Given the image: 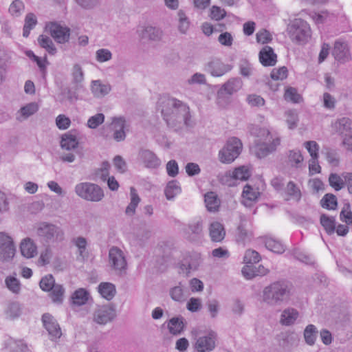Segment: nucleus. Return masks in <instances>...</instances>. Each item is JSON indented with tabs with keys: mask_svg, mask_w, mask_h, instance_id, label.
<instances>
[{
	"mask_svg": "<svg viewBox=\"0 0 352 352\" xmlns=\"http://www.w3.org/2000/svg\"><path fill=\"white\" fill-rule=\"evenodd\" d=\"M162 114L167 125L175 131L193 126L189 107L176 98H171L165 101Z\"/></svg>",
	"mask_w": 352,
	"mask_h": 352,
	"instance_id": "f257e3e1",
	"label": "nucleus"
},
{
	"mask_svg": "<svg viewBox=\"0 0 352 352\" xmlns=\"http://www.w3.org/2000/svg\"><path fill=\"white\" fill-rule=\"evenodd\" d=\"M292 295V285L285 280H278L264 287L262 299L270 306H280L287 303Z\"/></svg>",
	"mask_w": 352,
	"mask_h": 352,
	"instance_id": "f03ea898",
	"label": "nucleus"
},
{
	"mask_svg": "<svg viewBox=\"0 0 352 352\" xmlns=\"http://www.w3.org/2000/svg\"><path fill=\"white\" fill-rule=\"evenodd\" d=\"M257 135L263 142L256 143L252 150L258 158L266 157L270 153L275 151L277 146L280 145V138H273L270 131L265 128L259 129Z\"/></svg>",
	"mask_w": 352,
	"mask_h": 352,
	"instance_id": "7ed1b4c3",
	"label": "nucleus"
},
{
	"mask_svg": "<svg viewBox=\"0 0 352 352\" xmlns=\"http://www.w3.org/2000/svg\"><path fill=\"white\" fill-rule=\"evenodd\" d=\"M192 346L196 352H212L217 346V334L210 331L205 335H201V331L197 328L190 331Z\"/></svg>",
	"mask_w": 352,
	"mask_h": 352,
	"instance_id": "20e7f679",
	"label": "nucleus"
},
{
	"mask_svg": "<svg viewBox=\"0 0 352 352\" xmlns=\"http://www.w3.org/2000/svg\"><path fill=\"white\" fill-rule=\"evenodd\" d=\"M74 191L82 199L91 202H100L104 197L102 188L91 182H81L76 185Z\"/></svg>",
	"mask_w": 352,
	"mask_h": 352,
	"instance_id": "39448f33",
	"label": "nucleus"
},
{
	"mask_svg": "<svg viewBox=\"0 0 352 352\" xmlns=\"http://www.w3.org/2000/svg\"><path fill=\"white\" fill-rule=\"evenodd\" d=\"M287 32L292 41L298 44L306 43L311 36L308 23L300 19H296L288 25Z\"/></svg>",
	"mask_w": 352,
	"mask_h": 352,
	"instance_id": "423d86ee",
	"label": "nucleus"
},
{
	"mask_svg": "<svg viewBox=\"0 0 352 352\" xmlns=\"http://www.w3.org/2000/svg\"><path fill=\"white\" fill-rule=\"evenodd\" d=\"M37 235L46 243L60 242L64 240L63 229L54 224L41 222L36 230Z\"/></svg>",
	"mask_w": 352,
	"mask_h": 352,
	"instance_id": "0eeeda50",
	"label": "nucleus"
},
{
	"mask_svg": "<svg viewBox=\"0 0 352 352\" xmlns=\"http://www.w3.org/2000/svg\"><path fill=\"white\" fill-rule=\"evenodd\" d=\"M243 145L239 139L233 137L228 139L219 152V160L223 164H230L240 155Z\"/></svg>",
	"mask_w": 352,
	"mask_h": 352,
	"instance_id": "6e6552de",
	"label": "nucleus"
},
{
	"mask_svg": "<svg viewBox=\"0 0 352 352\" xmlns=\"http://www.w3.org/2000/svg\"><path fill=\"white\" fill-rule=\"evenodd\" d=\"M109 265L111 270L120 276L126 274L127 261L123 251L116 246L111 247L109 250Z\"/></svg>",
	"mask_w": 352,
	"mask_h": 352,
	"instance_id": "1a4fd4ad",
	"label": "nucleus"
},
{
	"mask_svg": "<svg viewBox=\"0 0 352 352\" xmlns=\"http://www.w3.org/2000/svg\"><path fill=\"white\" fill-rule=\"evenodd\" d=\"M116 317V309L111 305L98 306L93 312V321L100 325L113 321Z\"/></svg>",
	"mask_w": 352,
	"mask_h": 352,
	"instance_id": "9d476101",
	"label": "nucleus"
},
{
	"mask_svg": "<svg viewBox=\"0 0 352 352\" xmlns=\"http://www.w3.org/2000/svg\"><path fill=\"white\" fill-rule=\"evenodd\" d=\"M137 33L140 41L143 42L157 43L162 40L164 35L160 28L151 25L140 27Z\"/></svg>",
	"mask_w": 352,
	"mask_h": 352,
	"instance_id": "9b49d317",
	"label": "nucleus"
},
{
	"mask_svg": "<svg viewBox=\"0 0 352 352\" xmlns=\"http://www.w3.org/2000/svg\"><path fill=\"white\" fill-rule=\"evenodd\" d=\"M16 252L12 239L5 232H0V260L12 259Z\"/></svg>",
	"mask_w": 352,
	"mask_h": 352,
	"instance_id": "f8f14e48",
	"label": "nucleus"
},
{
	"mask_svg": "<svg viewBox=\"0 0 352 352\" xmlns=\"http://www.w3.org/2000/svg\"><path fill=\"white\" fill-rule=\"evenodd\" d=\"M51 36L58 43H65L69 41L70 37V29L62 25L57 22H51L46 26Z\"/></svg>",
	"mask_w": 352,
	"mask_h": 352,
	"instance_id": "ddd939ff",
	"label": "nucleus"
},
{
	"mask_svg": "<svg viewBox=\"0 0 352 352\" xmlns=\"http://www.w3.org/2000/svg\"><path fill=\"white\" fill-rule=\"evenodd\" d=\"M243 81L239 77L231 78L226 82L217 91L218 98L226 95L231 96L241 89Z\"/></svg>",
	"mask_w": 352,
	"mask_h": 352,
	"instance_id": "4468645a",
	"label": "nucleus"
},
{
	"mask_svg": "<svg viewBox=\"0 0 352 352\" xmlns=\"http://www.w3.org/2000/svg\"><path fill=\"white\" fill-rule=\"evenodd\" d=\"M213 76H221L232 69V66L223 63L221 60L214 58L209 61L205 68Z\"/></svg>",
	"mask_w": 352,
	"mask_h": 352,
	"instance_id": "2eb2a0df",
	"label": "nucleus"
},
{
	"mask_svg": "<svg viewBox=\"0 0 352 352\" xmlns=\"http://www.w3.org/2000/svg\"><path fill=\"white\" fill-rule=\"evenodd\" d=\"M184 232L188 240L190 241L200 240L204 235L202 220L199 219L190 223L185 228Z\"/></svg>",
	"mask_w": 352,
	"mask_h": 352,
	"instance_id": "dca6fc26",
	"label": "nucleus"
},
{
	"mask_svg": "<svg viewBox=\"0 0 352 352\" xmlns=\"http://www.w3.org/2000/svg\"><path fill=\"white\" fill-rule=\"evenodd\" d=\"M126 120L124 117H114L111 123V130L113 131V138L117 142L125 140Z\"/></svg>",
	"mask_w": 352,
	"mask_h": 352,
	"instance_id": "f3484780",
	"label": "nucleus"
},
{
	"mask_svg": "<svg viewBox=\"0 0 352 352\" xmlns=\"http://www.w3.org/2000/svg\"><path fill=\"white\" fill-rule=\"evenodd\" d=\"M42 321L49 335L52 338H59L61 335V329L56 320L50 314H44L42 316Z\"/></svg>",
	"mask_w": 352,
	"mask_h": 352,
	"instance_id": "a211bd4d",
	"label": "nucleus"
},
{
	"mask_svg": "<svg viewBox=\"0 0 352 352\" xmlns=\"http://www.w3.org/2000/svg\"><path fill=\"white\" fill-rule=\"evenodd\" d=\"M139 157L144 166L148 168H156L161 164L157 155L148 149H141L139 152Z\"/></svg>",
	"mask_w": 352,
	"mask_h": 352,
	"instance_id": "6ab92c4d",
	"label": "nucleus"
},
{
	"mask_svg": "<svg viewBox=\"0 0 352 352\" xmlns=\"http://www.w3.org/2000/svg\"><path fill=\"white\" fill-rule=\"evenodd\" d=\"M334 58L340 62H346L350 59V52L348 45L344 41H337L333 50Z\"/></svg>",
	"mask_w": 352,
	"mask_h": 352,
	"instance_id": "aec40b11",
	"label": "nucleus"
},
{
	"mask_svg": "<svg viewBox=\"0 0 352 352\" xmlns=\"http://www.w3.org/2000/svg\"><path fill=\"white\" fill-rule=\"evenodd\" d=\"M79 87H65L61 89L60 93L58 96V100L61 104L69 103L74 104L78 100V89Z\"/></svg>",
	"mask_w": 352,
	"mask_h": 352,
	"instance_id": "412c9836",
	"label": "nucleus"
},
{
	"mask_svg": "<svg viewBox=\"0 0 352 352\" xmlns=\"http://www.w3.org/2000/svg\"><path fill=\"white\" fill-rule=\"evenodd\" d=\"M338 129L343 135V144H349L352 140V121L347 118H342L336 122Z\"/></svg>",
	"mask_w": 352,
	"mask_h": 352,
	"instance_id": "4be33fe9",
	"label": "nucleus"
},
{
	"mask_svg": "<svg viewBox=\"0 0 352 352\" xmlns=\"http://www.w3.org/2000/svg\"><path fill=\"white\" fill-rule=\"evenodd\" d=\"M276 54L270 46H265L259 52V60L263 66H274L276 63Z\"/></svg>",
	"mask_w": 352,
	"mask_h": 352,
	"instance_id": "5701e85b",
	"label": "nucleus"
},
{
	"mask_svg": "<svg viewBox=\"0 0 352 352\" xmlns=\"http://www.w3.org/2000/svg\"><path fill=\"white\" fill-rule=\"evenodd\" d=\"M299 317V312L294 308L288 307L285 309L280 318V322L285 326H290L295 323Z\"/></svg>",
	"mask_w": 352,
	"mask_h": 352,
	"instance_id": "b1692460",
	"label": "nucleus"
},
{
	"mask_svg": "<svg viewBox=\"0 0 352 352\" xmlns=\"http://www.w3.org/2000/svg\"><path fill=\"white\" fill-rule=\"evenodd\" d=\"M20 249L21 254L27 258H33L37 254V247L30 238H26L22 241Z\"/></svg>",
	"mask_w": 352,
	"mask_h": 352,
	"instance_id": "393cba45",
	"label": "nucleus"
},
{
	"mask_svg": "<svg viewBox=\"0 0 352 352\" xmlns=\"http://www.w3.org/2000/svg\"><path fill=\"white\" fill-rule=\"evenodd\" d=\"M209 234L212 241L221 242L226 235L223 226L219 222L212 223L209 227Z\"/></svg>",
	"mask_w": 352,
	"mask_h": 352,
	"instance_id": "a878e982",
	"label": "nucleus"
},
{
	"mask_svg": "<svg viewBox=\"0 0 352 352\" xmlns=\"http://www.w3.org/2000/svg\"><path fill=\"white\" fill-rule=\"evenodd\" d=\"M91 89L95 97L102 98L110 92L111 87L109 84H103L100 80H96L92 81Z\"/></svg>",
	"mask_w": 352,
	"mask_h": 352,
	"instance_id": "bb28decb",
	"label": "nucleus"
},
{
	"mask_svg": "<svg viewBox=\"0 0 352 352\" xmlns=\"http://www.w3.org/2000/svg\"><path fill=\"white\" fill-rule=\"evenodd\" d=\"M184 319L182 316L173 317L168 320V329L173 336H178L182 333L184 329Z\"/></svg>",
	"mask_w": 352,
	"mask_h": 352,
	"instance_id": "cd10ccee",
	"label": "nucleus"
},
{
	"mask_svg": "<svg viewBox=\"0 0 352 352\" xmlns=\"http://www.w3.org/2000/svg\"><path fill=\"white\" fill-rule=\"evenodd\" d=\"M10 57L4 49L0 48V86L6 80L8 63Z\"/></svg>",
	"mask_w": 352,
	"mask_h": 352,
	"instance_id": "c85d7f7f",
	"label": "nucleus"
},
{
	"mask_svg": "<svg viewBox=\"0 0 352 352\" xmlns=\"http://www.w3.org/2000/svg\"><path fill=\"white\" fill-rule=\"evenodd\" d=\"M259 195L260 192L257 190L254 189L252 186L247 184L242 193V196L244 199L242 203L245 206H250L252 202L256 201Z\"/></svg>",
	"mask_w": 352,
	"mask_h": 352,
	"instance_id": "c756f323",
	"label": "nucleus"
},
{
	"mask_svg": "<svg viewBox=\"0 0 352 352\" xmlns=\"http://www.w3.org/2000/svg\"><path fill=\"white\" fill-rule=\"evenodd\" d=\"M204 201L208 211L216 212L219 210L221 201L215 192H207L204 196Z\"/></svg>",
	"mask_w": 352,
	"mask_h": 352,
	"instance_id": "7c9ffc66",
	"label": "nucleus"
},
{
	"mask_svg": "<svg viewBox=\"0 0 352 352\" xmlns=\"http://www.w3.org/2000/svg\"><path fill=\"white\" fill-rule=\"evenodd\" d=\"M78 142L74 135L69 131L62 135L60 146L62 148L69 151L78 146Z\"/></svg>",
	"mask_w": 352,
	"mask_h": 352,
	"instance_id": "2f4dec72",
	"label": "nucleus"
},
{
	"mask_svg": "<svg viewBox=\"0 0 352 352\" xmlns=\"http://www.w3.org/2000/svg\"><path fill=\"white\" fill-rule=\"evenodd\" d=\"M98 292L104 298L110 300L115 296L116 289L112 283H101L98 286Z\"/></svg>",
	"mask_w": 352,
	"mask_h": 352,
	"instance_id": "473e14b6",
	"label": "nucleus"
},
{
	"mask_svg": "<svg viewBox=\"0 0 352 352\" xmlns=\"http://www.w3.org/2000/svg\"><path fill=\"white\" fill-rule=\"evenodd\" d=\"M201 261V256L199 254H194L190 256L189 258H186L181 265L182 270L186 269L187 272H190L191 270H196Z\"/></svg>",
	"mask_w": 352,
	"mask_h": 352,
	"instance_id": "72a5a7b5",
	"label": "nucleus"
},
{
	"mask_svg": "<svg viewBox=\"0 0 352 352\" xmlns=\"http://www.w3.org/2000/svg\"><path fill=\"white\" fill-rule=\"evenodd\" d=\"M89 298V293L85 289L80 288L75 291L72 296V303L81 306L87 303Z\"/></svg>",
	"mask_w": 352,
	"mask_h": 352,
	"instance_id": "f704fd0d",
	"label": "nucleus"
},
{
	"mask_svg": "<svg viewBox=\"0 0 352 352\" xmlns=\"http://www.w3.org/2000/svg\"><path fill=\"white\" fill-rule=\"evenodd\" d=\"M130 195L131 201L125 210V213L129 216H132L135 212V208L140 201V198L139 197L134 187H131Z\"/></svg>",
	"mask_w": 352,
	"mask_h": 352,
	"instance_id": "c9c22d12",
	"label": "nucleus"
},
{
	"mask_svg": "<svg viewBox=\"0 0 352 352\" xmlns=\"http://www.w3.org/2000/svg\"><path fill=\"white\" fill-rule=\"evenodd\" d=\"M263 242L268 250L275 253L282 254L285 251L284 245L280 241H276L272 238L265 237L263 239Z\"/></svg>",
	"mask_w": 352,
	"mask_h": 352,
	"instance_id": "e433bc0d",
	"label": "nucleus"
},
{
	"mask_svg": "<svg viewBox=\"0 0 352 352\" xmlns=\"http://www.w3.org/2000/svg\"><path fill=\"white\" fill-rule=\"evenodd\" d=\"M21 306L17 302H11L8 305L6 309V317L10 319H15L21 314Z\"/></svg>",
	"mask_w": 352,
	"mask_h": 352,
	"instance_id": "4c0bfd02",
	"label": "nucleus"
},
{
	"mask_svg": "<svg viewBox=\"0 0 352 352\" xmlns=\"http://www.w3.org/2000/svg\"><path fill=\"white\" fill-rule=\"evenodd\" d=\"M72 82L75 84L77 87H81V82L84 80V73L82 67L76 63L74 65L72 70Z\"/></svg>",
	"mask_w": 352,
	"mask_h": 352,
	"instance_id": "58836bf2",
	"label": "nucleus"
},
{
	"mask_svg": "<svg viewBox=\"0 0 352 352\" xmlns=\"http://www.w3.org/2000/svg\"><path fill=\"white\" fill-rule=\"evenodd\" d=\"M320 223L328 234H332L336 230V220L334 217H330L323 214L320 216Z\"/></svg>",
	"mask_w": 352,
	"mask_h": 352,
	"instance_id": "ea45409f",
	"label": "nucleus"
},
{
	"mask_svg": "<svg viewBox=\"0 0 352 352\" xmlns=\"http://www.w3.org/2000/svg\"><path fill=\"white\" fill-rule=\"evenodd\" d=\"M317 334V328L314 324L307 325L304 331V338L306 343L310 346L314 345Z\"/></svg>",
	"mask_w": 352,
	"mask_h": 352,
	"instance_id": "a19ab883",
	"label": "nucleus"
},
{
	"mask_svg": "<svg viewBox=\"0 0 352 352\" xmlns=\"http://www.w3.org/2000/svg\"><path fill=\"white\" fill-rule=\"evenodd\" d=\"M320 205L328 210L336 209L338 205L336 197L331 193L326 194L320 200Z\"/></svg>",
	"mask_w": 352,
	"mask_h": 352,
	"instance_id": "79ce46f5",
	"label": "nucleus"
},
{
	"mask_svg": "<svg viewBox=\"0 0 352 352\" xmlns=\"http://www.w3.org/2000/svg\"><path fill=\"white\" fill-rule=\"evenodd\" d=\"M285 192L287 195H289L296 201H299L301 199L302 194L300 190L296 185V184L292 181L287 183Z\"/></svg>",
	"mask_w": 352,
	"mask_h": 352,
	"instance_id": "37998d69",
	"label": "nucleus"
},
{
	"mask_svg": "<svg viewBox=\"0 0 352 352\" xmlns=\"http://www.w3.org/2000/svg\"><path fill=\"white\" fill-rule=\"evenodd\" d=\"M38 42L39 45L45 48L50 54H55L56 52V49L52 41V39L45 35H41L38 38Z\"/></svg>",
	"mask_w": 352,
	"mask_h": 352,
	"instance_id": "c03bdc74",
	"label": "nucleus"
},
{
	"mask_svg": "<svg viewBox=\"0 0 352 352\" xmlns=\"http://www.w3.org/2000/svg\"><path fill=\"white\" fill-rule=\"evenodd\" d=\"M5 283L8 289L14 294H19L21 292L20 281L14 276H7Z\"/></svg>",
	"mask_w": 352,
	"mask_h": 352,
	"instance_id": "a18cd8bd",
	"label": "nucleus"
},
{
	"mask_svg": "<svg viewBox=\"0 0 352 352\" xmlns=\"http://www.w3.org/2000/svg\"><path fill=\"white\" fill-rule=\"evenodd\" d=\"M231 177L235 179L241 181L247 180L250 176V170L244 166L236 168L230 175Z\"/></svg>",
	"mask_w": 352,
	"mask_h": 352,
	"instance_id": "49530a36",
	"label": "nucleus"
},
{
	"mask_svg": "<svg viewBox=\"0 0 352 352\" xmlns=\"http://www.w3.org/2000/svg\"><path fill=\"white\" fill-rule=\"evenodd\" d=\"M38 110V106L36 102H30L20 109V113L23 119H27L34 114Z\"/></svg>",
	"mask_w": 352,
	"mask_h": 352,
	"instance_id": "de8ad7c7",
	"label": "nucleus"
},
{
	"mask_svg": "<svg viewBox=\"0 0 352 352\" xmlns=\"http://www.w3.org/2000/svg\"><path fill=\"white\" fill-rule=\"evenodd\" d=\"M50 296L54 302L60 303L63 300L64 295V289L62 285L56 284L53 288L51 289Z\"/></svg>",
	"mask_w": 352,
	"mask_h": 352,
	"instance_id": "09e8293b",
	"label": "nucleus"
},
{
	"mask_svg": "<svg viewBox=\"0 0 352 352\" xmlns=\"http://www.w3.org/2000/svg\"><path fill=\"white\" fill-rule=\"evenodd\" d=\"M24 10V4L20 0H14L9 8L10 14L15 17L19 16Z\"/></svg>",
	"mask_w": 352,
	"mask_h": 352,
	"instance_id": "8fccbe9b",
	"label": "nucleus"
},
{
	"mask_svg": "<svg viewBox=\"0 0 352 352\" xmlns=\"http://www.w3.org/2000/svg\"><path fill=\"white\" fill-rule=\"evenodd\" d=\"M76 4L82 9L91 10L100 6V0H74Z\"/></svg>",
	"mask_w": 352,
	"mask_h": 352,
	"instance_id": "3c124183",
	"label": "nucleus"
},
{
	"mask_svg": "<svg viewBox=\"0 0 352 352\" xmlns=\"http://www.w3.org/2000/svg\"><path fill=\"white\" fill-rule=\"evenodd\" d=\"M329 182L330 186L336 190H341L344 186L342 178L336 173H331L329 175Z\"/></svg>",
	"mask_w": 352,
	"mask_h": 352,
	"instance_id": "603ef678",
	"label": "nucleus"
},
{
	"mask_svg": "<svg viewBox=\"0 0 352 352\" xmlns=\"http://www.w3.org/2000/svg\"><path fill=\"white\" fill-rule=\"evenodd\" d=\"M261 260V256L255 250H248L245 252L243 261L247 264H253L259 262Z\"/></svg>",
	"mask_w": 352,
	"mask_h": 352,
	"instance_id": "864d4df0",
	"label": "nucleus"
},
{
	"mask_svg": "<svg viewBox=\"0 0 352 352\" xmlns=\"http://www.w3.org/2000/svg\"><path fill=\"white\" fill-rule=\"evenodd\" d=\"M179 30L182 33H186L189 27V21L185 12L180 10L177 12Z\"/></svg>",
	"mask_w": 352,
	"mask_h": 352,
	"instance_id": "5fc2aeb1",
	"label": "nucleus"
},
{
	"mask_svg": "<svg viewBox=\"0 0 352 352\" xmlns=\"http://www.w3.org/2000/svg\"><path fill=\"white\" fill-rule=\"evenodd\" d=\"M112 58V53L108 49L102 48L96 52V59L99 63H104Z\"/></svg>",
	"mask_w": 352,
	"mask_h": 352,
	"instance_id": "6e6d98bb",
	"label": "nucleus"
},
{
	"mask_svg": "<svg viewBox=\"0 0 352 352\" xmlns=\"http://www.w3.org/2000/svg\"><path fill=\"white\" fill-rule=\"evenodd\" d=\"M284 97L286 100L294 103H298L301 100L300 96L298 94L296 89L293 87H289L285 90Z\"/></svg>",
	"mask_w": 352,
	"mask_h": 352,
	"instance_id": "4d7b16f0",
	"label": "nucleus"
},
{
	"mask_svg": "<svg viewBox=\"0 0 352 352\" xmlns=\"http://www.w3.org/2000/svg\"><path fill=\"white\" fill-rule=\"evenodd\" d=\"M104 120V114L97 113L89 118L87 125L90 129H96L99 125L103 123Z\"/></svg>",
	"mask_w": 352,
	"mask_h": 352,
	"instance_id": "13d9d810",
	"label": "nucleus"
},
{
	"mask_svg": "<svg viewBox=\"0 0 352 352\" xmlns=\"http://www.w3.org/2000/svg\"><path fill=\"white\" fill-rule=\"evenodd\" d=\"M40 287L43 291L50 292L56 285L54 277L52 275H47L43 277L40 281Z\"/></svg>",
	"mask_w": 352,
	"mask_h": 352,
	"instance_id": "bf43d9fd",
	"label": "nucleus"
},
{
	"mask_svg": "<svg viewBox=\"0 0 352 352\" xmlns=\"http://www.w3.org/2000/svg\"><path fill=\"white\" fill-rule=\"evenodd\" d=\"M293 255L295 258L302 263H305L307 265L314 264V261L309 255H307L298 250H294L293 252Z\"/></svg>",
	"mask_w": 352,
	"mask_h": 352,
	"instance_id": "052dcab7",
	"label": "nucleus"
},
{
	"mask_svg": "<svg viewBox=\"0 0 352 352\" xmlns=\"http://www.w3.org/2000/svg\"><path fill=\"white\" fill-rule=\"evenodd\" d=\"M109 168L110 164L108 162H102L101 168H98L96 172V177L102 181H106L109 177Z\"/></svg>",
	"mask_w": 352,
	"mask_h": 352,
	"instance_id": "680f3d73",
	"label": "nucleus"
},
{
	"mask_svg": "<svg viewBox=\"0 0 352 352\" xmlns=\"http://www.w3.org/2000/svg\"><path fill=\"white\" fill-rule=\"evenodd\" d=\"M56 124L59 129L65 130L70 126L71 120L65 115L60 114L56 118Z\"/></svg>",
	"mask_w": 352,
	"mask_h": 352,
	"instance_id": "e2e57ef3",
	"label": "nucleus"
},
{
	"mask_svg": "<svg viewBox=\"0 0 352 352\" xmlns=\"http://www.w3.org/2000/svg\"><path fill=\"white\" fill-rule=\"evenodd\" d=\"M208 311L211 318H214L217 316L219 310V302L216 299L209 300L206 302Z\"/></svg>",
	"mask_w": 352,
	"mask_h": 352,
	"instance_id": "0e129e2a",
	"label": "nucleus"
},
{
	"mask_svg": "<svg viewBox=\"0 0 352 352\" xmlns=\"http://www.w3.org/2000/svg\"><path fill=\"white\" fill-rule=\"evenodd\" d=\"M170 296L171 298L175 301L179 302L184 300V292L181 283L170 290Z\"/></svg>",
	"mask_w": 352,
	"mask_h": 352,
	"instance_id": "69168bd1",
	"label": "nucleus"
},
{
	"mask_svg": "<svg viewBox=\"0 0 352 352\" xmlns=\"http://www.w3.org/2000/svg\"><path fill=\"white\" fill-rule=\"evenodd\" d=\"M287 76V69L285 67L274 69L271 72V78L274 80H283Z\"/></svg>",
	"mask_w": 352,
	"mask_h": 352,
	"instance_id": "338daca9",
	"label": "nucleus"
},
{
	"mask_svg": "<svg viewBox=\"0 0 352 352\" xmlns=\"http://www.w3.org/2000/svg\"><path fill=\"white\" fill-rule=\"evenodd\" d=\"M340 219L347 224L352 225V212L350 210V205L344 206L340 214Z\"/></svg>",
	"mask_w": 352,
	"mask_h": 352,
	"instance_id": "774afa93",
	"label": "nucleus"
}]
</instances>
